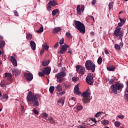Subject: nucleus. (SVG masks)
I'll use <instances>...</instances> for the list:
<instances>
[{"mask_svg":"<svg viewBox=\"0 0 128 128\" xmlns=\"http://www.w3.org/2000/svg\"><path fill=\"white\" fill-rule=\"evenodd\" d=\"M2 98L5 100H8V96L7 94H4L2 96Z\"/></svg>","mask_w":128,"mask_h":128,"instance_id":"31","label":"nucleus"},{"mask_svg":"<svg viewBox=\"0 0 128 128\" xmlns=\"http://www.w3.org/2000/svg\"><path fill=\"white\" fill-rule=\"evenodd\" d=\"M91 120H92V122H95V124H96L97 122L96 120L94 118H92Z\"/></svg>","mask_w":128,"mask_h":128,"instance_id":"58","label":"nucleus"},{"mask_svg":"<svg viewBox=\"0 0 128 128\" xmlns=\"http://www.w3.org/2000/svg\"><path fill=\"white\" fill-rule=\"evenodd\" d=\"M4 78H6L9 82H14V79H12V75L10 73H6L5 74Z\"/></svg>","mask_w":128,"mask_h":128,"instance_id":"13","label":"nucleus"},{"mask_svg":"<svg viewBox=\"0 0 128 128\" xmlns=\"http://www.w3.org/2000/svg\"><path fill=\"white\" fill-rule=\"evenodd\" d=\"M75 28L76 30H78L82 34H84L86 32V28H84V24L82 23L80 21L74 22Z\"/></svg>","mask_w":128,"mask_h":128,"instance_id":"4","label":"nucleus"},{"mask_svg":"<svg viewBox=\"0 0 128 128\" xmlns=\"http://www.w3.org/2000/svg\"><path fill=\"white\" fill-rule=\"evenodd\" d=\"M58 9L54 10L52 12V16H56V14H58Z\"/></svg>","mask_w":128,"mask_h":128,"instance_id":"33","label":"nucleus"},{"mask_svg":"<svg viewBox=\"0 0 128 128\" xmlns=\"http://www.w3.org/2000/svg\"><path fill=\"white\" fill-rule=\"evenodd\" d=\"M60 30H62V28H60V27L55 28H54L53 34H56L58 32H60Z\"/></svg>","mask_w":128,"mask_h":128,"instance_id":"24","label":"nucleus"},{"mask_svg":"<svg viewBox=\"0 0 128 128\" xmlns=\"http://www.w3.org/2000/svg\"><path fill=\"white\" fill-rule=\"evenodd\" d=\"M118 118H121V120H123L124 118V115H120L118 116Z\"/></svg>","mask_w":128,"mask_h":128,"instance_id":"55","label":"nucleus"},{"mask_svg":"<svg viewBox=\"0 0 128 128\" xmlns=\"http://www.w3.org/2000/svg\"><path fill=\"white\" fill-rule=\"evenodd\" d=\"M84 72H86V68L84 66H81L80 69L78 70V73L80 76H84Z\"/></svg>","mask_w":128,"mask_h":128,"instance_id":"18","label":"nucleus"},{"mask_svg":"<svg viewBox=\"0 0 128 128\" xmlns=\"http://www.w3.org/2000/svg\"><path fill=\"white\" fill-rule=\"evenodd\" d=\"M76 110H82V106H78L76 107Z\"/></svg>","mask_w":128,"mask_h":128,"instance_id":"45","label":"nucleus"},{"mask_svg":"<svg viewBox=\"0 0 128 128\" xmlns=\"http://www.w3.org/2000/svg\"><path fill=\"white\" fill-rule=\"evenodd\" d=\"M118 26H124V24L122 23H121V22H118Z\"/></svg>","mask_w":128,"mask_h":128,"instance_id":"63","label":"nucleus"},{"mask_svg":"<svg viewBox=\"0 0 128 128\" xmlns=\"http://www.w3.org/2000/svg\"><path fill=\"white\" fill-rule=\"evenodd\" d=\"M11 70L12 72V74L15 76H16L20 74V70L16 68H11Z\"/></svg>","mask_w":128,"mask_h":128,"instance_id":"17","label":"nucleus"},{"mask_svg":"<svg viewBox=\"0 0 128 128\" xmlns=\"http://www.w3.org/2000/svg\"><path fill=\"white\" fill-rule=\"evenodd\" d=\"M42 46L44 48H45V50H48V48H50L48 45L43 44Z\"/></svg>","mask_w":128,"mask_h":128,"instance_id":"47","label":"nucleus"},{"mask_svg":"<svg viewBox=\"0 0 128 128\" xmlns=\"http://www.w3.org/2000/svg\"><path fill=\"white\" fill-rule=\"evenodd\" d=\"M68 104L70 108H72V106H74L76 105V100H74V98H72L71 99H70Z\"/></svg>","mask_w":128,"mask_h":128,"instance_id":"15","label":"nucleus"},{"mask_svg":"<svg viewBox=\"0 0 128 128\" xmlns=\"http://www.w3.org/2000/svg\"><path fill=\"white\" fill-rule=\"evenodd\" d=\"M90 94H91L90 92H85L82 94V96L90 98Z\"/></svg>","mask_w":128,"mask_h":128,"instance_id":"23","label":"nucleus"},{"mask_svg":"<svg viewBox=\"0 0 128 128\" xmlns=\"http://www.w3.org/2000/svg\"><path fill=\"white\" fill-rule=\"evenodd\" d=\"M30 48L33 50H36V42H34V40H31L30 42Z\"/></svg>","mask_w":128,"mask_h":128,"instance_id":"21","label":"nucleus"},{"mask_svg":"<svg viewBox=\"0 0 128 128\" xmlns=\"http://www.w3.org/2000/svg\"><path fill=\"white\" fill-rule=\"evenodd\" d=\"M77 14H82V12H84V6L82 5L80 9V5H78L76 7Z\"/></svg>","mask_w":128,"mask_h":128,"instance_id":"9","label":"nucleus"},{"mask_svg":"<svg viewBox=\"0 0 128 128\" xmlns=\"http://www.w3.org/2000/svg\"><path fill=\"white\" fill-rule=\"evenodd\" d=\"M56 88L58 92H62V86L60 84H58Z\"/></svg>","mask_w":128,"mask_h":128,"instance_id":"27","label":"nucleus"},{"mask_svg":"<svg viewBox=\"0 0 128 128\" xmlns=\"http://www.w3.org/2000/svg\"><path fill=\"white\" fill-rule=\"evenodd\" d=\"M14 14L16 16H18V13L16 10H14Z\"/></svg>","mask_w":128,"mask_h":128,"instance_id":"57","label":"nucleus"},{"mask_svg":"<svg viewBox=\"0 0 128 128\" xmlns=\"http://www.w3.org/2000/svg\"><path fill=\"white\" fill-rule=\"evenodd\" d=\"M52 10V6H50V5H48V10Z\"/></svg>","mask_w":128,"mask_h":128,"instance_id":"59","label":"nucleus"},{"mask_svg":"<svg viewBox=\"0 0 128 128\" xmlns=\"http://www.w3.org/2000/svg\"><path fill=\"white\" fill-rule=\"evenodd\" d=\"M48 120H49V122L51 124H54L55 122L54 118H52V117L50 116L48 117Z\"/></svg>","mask_w":128,"mask_h":128,"instance_id":"26","label":"nucleus"},{"mask_svg":"<svg viewBox=\"0 0 128 128\" xmlns=\"http://www.w3.org/2000/svg\"><path fill=\"white\" fill-rule=\"evenodd\" d=\"M16 56H9V60L11 62L12 64H13L14 66H18V62H16Z\"/></svg>","mask_w":128,"mask_h":128,"instance_id":"7","label":"nucleus"},{"mask_svg":"<svg viewBox=\"0 0 128 128\" xmlns=\"http://www.w3.org/2000/svg\"><path fill=\"white\" fill-rule=\"evenodd\" d=\"M24 76L26 78V79L27 80H29V81L32 80V78H34V76H32V74L30 72L24 73Z\"/></svg>","mask_w":128,"mask_h":128,"instance_id":"11","label":"nucleus"},{"mask_svg":"<svg viewBox=\"0 0 128 128\" xmlns=\"http://www.w3.org/2000/svg\"><path fill=\"white\" fill-rule=\"evenodd\" d=\"M66 38H70V40H72V34H70V33L68 32H66Z\"/></svg>","mask_w":128,"mask_h":128,"instance_id":"29","label":"nucleus"},{"mask_svg":"<svg viewBox=\"0 0 128 128\" xmlns=\"http://www.w3.org/2000/svg\"><path fill=\"white\" fill-rule=\"evenodd\" d=\"M4 38V37L2 36H0V48L2 50H4V45L6 44V42L4 40H2ZM0 54H2V51L0 50Z\"/></svg>","mask_w":128,"mask_h":128,"instance_id":"12","label":"nucleus"},{"mask_svg":"<svg viewBox=\"0 0 128 128\" xmlns=\"http://www.w3.org/2000/svg\"><path fill=\"white\" fill-rule=\"evenodd\" d=\"M114 2H111L108 4V8L109 10H112V8H114Z\"/></svg>","mask_w":128,"mask_h":128,"instance_id":"32","label":"nucleus"},{"mask_svg":"<svg viewBox=\"0 0 128 128\" xmlns=\"http://www.w3.org/2000/svg\"><path fill=\"white\" fill-rule=\"evenodd\" d=\"M115 48H116V50H120V46L118 44H116L114 46Z\"/></svg>","mask_w":128,"mask_h":128,"instance_id":"52","label":"nucleus"},{"mask_svg":"<svg viewBox=\"0 0 128 128\" xmlns=\"http://www.w3.org/2000/svg\"><path fill=\"white\" fill-rule=\"evenodd\" d=\"M63 82H64V78H60L57 80V82H59V84Z\"/></svg>","mask_w":128,"mask_h":128,"instance_id":"40","label":"nucleus"},{"mask_svg":"<svg viewBox=\"0 0 128 128\" xmlns=\"http://www.w3.org/2000/svg\"><path fill=\"white\" fill-rule=\"evenodd\" d=\"M102 112H99L95 114L96 118H100V116H102Z\"/></svg>","mask_w":128,"mask_h":128,"instance_id":"39","label":"nucleus"},{"mask_svg":"<svg viewBox=\"0 0 128 128\" xmlns=\"http://www.w3.org/2000/svg\"><path fill=\"white\" fill-rule=\"evenodd\" d=\"M48 4L50 6H56L58 5V3H56V1H54V0H50L48 2Z\"/></svg>","mask_w":128,"mask_h":128,"instance_id":"22","label":"nucleus"},{"mask_svg":"<svg viewBox=\"0 0 128 128\" xmlns=\"http://www.w3.org/2000/svg\"><path fill=\"white\" fill-rule=\"evenodd\" d=\"M119 20H120V22H121V24H124V23L126 22V20H124V19H122V18H120Z\"/></svg>","mask_w":128,"mask_h":128,"instance_id":"46","label":"nucleus"},{"mask_svg":"<svg viewBox=\"0 0 128 128\" xmlns=\"http://www.w3.org/2000/svg\"><path fill=\"white\" fill-rule=\"evenodd\" d=\"M78 77H73L72 78V82H78Z\"/></svg>","mask_w":128,"mask_h":128,"instance_id":"44","label":"nucleus"},{"mask_svg":"<svg viewBox=\"0 0 128 128\" xmlns=\"http://www.w3.org/2000/svg\"><path fill=\"white\" fill-rule=\"evenodd\" d=\"M96 0H92V4L93 6L96 4Z\"/></svg>","mask_w":128,"mask_h":128,"instance_id":"61","label":"nucleus"},{"mask_svg":"<svg viewBox=\"0 0 128 128\" xmlns=\"http://www.w3.org/2000/svg\"><path fill=\"white\" fill-rule=\"evenodd\" d=\"M70 48V46L66 44H64V45L61 46L60 48V50L58 52L59 54H64L66 50Z\"/></svg>","mask_w":128,"mask_h":128,"instance_id":"8","label":"nucleus"},{"mask_svg":"<svg viewBox=\"0 0 128 128\" xmlns=\"http://www.w3.org/2000/svg\"><path fill=\"white\" fill-rule=\"evenodd\" d=\"M104 53L106 54H110L108 50H105Z\"/></svg>","mask_w":128,"mask_h":128,"instance_id":"62","label":"nucleus"},{"mask_svg":"<svg viewBox=\"0 0 128 128\" xmlns=\"http://www.w3.org/2000/svg\"><path fill=\"white\" fill-rule=\"evenodd\" d=\"M42 116H43V118H46L48 116V115L46 113L44 112L42 114Z\"/></svg>","mask_w":128,"mask_h":128,"instance_id":"48","label":"nucleus"},{"mask_svg":"<svg viewBox=\"0 0 128 128\" xmlns=\"http://www.w3.org/2000/svg\"><path fill=\"white\" fill-rule=\"evenodd\" d=\"M50 70L52 69L49 67H45L42 72L44 74L48 75L50 74Z\"/></svg>","mask_w":128,"mask_h":128,"instance_id":"14","label":"nucleus"},{"mask_svg":"<svg viewBox=\"0 0 128 128\" xmlns=\"http://www.w3.org/2000/svg\"><path fill=\"white\" fill-rule=\"evenodd\" d=\"M86 82L90 84V86H92L94 84V78L90 74H88L86 78Z\"/></svg>","mask_w":128,"mask_h":128,"instance_id":"6","label":"nucleus"},{"mask_svg":"<svg viewBox=\"0 0 128 128\" xmlns=\"http://www.w3.org/2000/svg\"><path fill=\"white\" fill-rule=\"evenodd\" d=\"M76 71L78 72V70H80V68H82V66H80V65H77L76 66Z\"/></svg>","mask_w":128,"mask_h":128,"instance_id":"43","label":"nucleus"},{"mask_svg":"<svg viewBox=\"0 0 128 128\" xmlns=\"http://www.w3.org/2000/svg\"><path fill=\"white\" fill-rule=\"evenodd\" d=\"M102 62V57H99L98 60H97V62L98 64H101Z\"/></svg>","mask_w":128,"mask_h":128,"instance_id":"36","label":"nucleus"},{"mask_svg":"<svg viewBox=\"0 0 128 128\" xmlns=\"http://www.w3.org/2000/svg\"><path fill=\"white\" fill-rule=\"evenodd\" d=\"M66 76V73L64 72H60L57 73L55 75V77L56 78H64Z\"/></svg>","mask_w":128,"mask_h":128,"instance_id":"10","label":"nucleus"},{"mask_svg":"<svg viewBox=\"0 0 128 128\" xmlns=\"http://www.w3.org/2000/svg\"><path fill=\"white\" fill-rule=\"evenodd\" d=\"M106 82H108L110 84H112L114 82V79H110V78H106Z\"/></svg>","mask_w":128,"mask_h":128,"instance_id":"25","label":"nucleus"},{"mask_svg":"<svg viewBox=\"0 0 128 128\" xmlns=\"http://www.w3.org/2000/svg\"><path fill=\"white\" fill-rule=\"evenodd\" d=\"M122 88H124V84L116 82L114 84L110 86V90L113 94H118V90H120Z\"/></svg>","mask_w":128,"mask_h":128,"instance_id":"3","label":"nucleus"},{"mask_svg":"<svg viewBox=\"0 0 128 128\" xmlns=\"http://www.w3.org/2000/svg\"><path fill=\"white\" fill-rule=\"evenodd\" d=\"M44 32V26H41L39 30H36V32Z\"/></svg>","mask_w":128,"mask_h":128,"instance_id":"37","label":"nucleus"},{"mask_svg":"<svg viewBox=\"0 0 128 128\" xmlns=\"http://www.w3.org/2000/svg\"><path fill=\"white\" fill-rule=\"evenodd\" d=\"M49 64H50V60L43 61L42 62V66H48Z\"/></svg>","mask_w":128,"mask_h":128,"instance_id":"28","label":"nucleus"},{"mask_svg":"<svg viewBox=\"0 0 128 128\" xmlns=\"http://www.w3.org/2000/svg\"><path fill=\"white\" fill-rule=\"evenodd\" d=\"M58 103L62 106H64V100L62 98L60 99L58 101Z\"/></svg>","mask_w":128,"mask_h":128,"instance_id":"34","label":"nucleus"},{"mask_svg":"<svg viewBox=\"0 0 128 128\" xmlns=\"http://www.w3.org/2000/svg\"><path fill=\"white\" fill-rule=\"evenodd\" d=\"M66 94V91L63 90L62 92L59 93V96H62V94Z\"/></svg>","mask_w":128,"mask_h":128,"instance_id":"56","label":"nucleus"},{"mask_svg":"<svg viewBox=\"0 0 128 128\" xmlns=\"http://www.w3.org/2000/svg\"><path fill=\"white\" fill-rule=\"evenodd\" d=\"M114 126L116 128H118V126H120V122H118V121L116 122H114Z\"/></svg>","mask_w":128,"mask_h":128,"instance_id":"38","label":"nucleus"},{"mask_svg":"<svg viewBox=\"0 0 128 128\" xmlns=\"http://www.w3.org/2000/svg\"><path fill=\"white\" fill-rule=\"evenodd\" d=\"M125 94H124V98L128 102V80L126 82V88L125 90Z\"/></svg>","mask_w":128,"mask_h":128,"instance_id":"19","label":"nucleus"},{"mask_svg":"<svg viewBox=\"0 0 128 128\" xmlns=\"http://www.w3.org/2000/svg\"><path fill=\"white\" fill-rule=\"evenodd\" d=\"M79 88H78V85H76L74 88V94H76L77 96H80L82 94V93L78 91Z\"/></svg>","mask_w":128,"mask_h":128,"instance_id":"16","label":"nucleus"},{"mask_svg":"<svg viewBox=\"0 0 128 128\" xmlns=\"http://www.w3.org/2000/svg\"><path fill=\"white\" fill-rule=\"evenodd\" d=\"M122 30V28L120 27L116 28V30L114 32V34L115 36H116L118 38V40H120L122 36H124V34L122 33V32H120V30Z\"/></svg>","mask_w":128,"mask_h":128,"instance_id":"5","label":"nucleus"},{"mask_svg":"<svg viewBox=\"0 0 128 128\" xmlns=\"http://www.w3.org/2000/svg\"><path fill=\"white\" fill-rule=\"evenodd\" d=\"M58 47V42H57L54 46V48H56Z\"/></svg>","mask_w":128,"mask_h":128,"instance_id":"54","label":"nucleus"},{"mask_svg":"<svg viewBox=\"0 0 128 128\" xmlns=\"http://www.w3.org/2000/svg\"><path fill=\"white\" fill-rule=\"evenodd\" d=\"M44 52V49H42L40 52V55L42 56V54Z\"/></svg>","mask_w":128,"mask_h":128,"instance_id":"60","label":"nucleus"},{"mask_svg":"<svg viewBox=\"0 0 128 128\" xmlns=\"http://www.w3.org/2000/svg\"><path fill=\"white\" fill-rule=\"evenodd\" d=\"M82 100L84 102V104H88L90 102V97H86V96H82Z\"/></svg>","mask_w":128,"mask_h":128,"instance_id":"20","label":"nucleus"},{"mask_svg":"<svg viewBox=\"0 0 128 128\" xmlns=\"http://www.w3.org/2000/svg\"><path fill=\"white\" fill-rule=\"evenodd\" d=\"M2 88L5 86V88L6 87V82L4 81L3 82H1L0 84Z\"/></svg>","mask_w":128,"mask_h":128,"instance_id":"42","label":"nucleus"},{"mask_svg":"<svg viewBox=\"0 0 128 128\" xmlns=\"http://www.w3.org/2000/svg\"><path fill=\"white\" fill-rule=\"evenodd\" d=\"M107 70L109 72H114V70H116V68H114V67H108Z\"/></svg>","mask_w":128,"mask_h":128,"instance_id":"35","label":"nucleus"},{"mask_svg":"<svg viewBox=\"0 0 128 128\" xmlns=\"http://www.w3.org/2000/svg\"><path fill=\"white\" fill-rule=\"evenodd\" d=\"M38 76H44V72H40L38 73Z\"/></svg>","mask_w":128,"mask_h":128,"instance_id":"53","label":"nucleus"},{"mask_svg":"<svg viewBox=\"0 0 128 128\" xmlns=\"http://www.w3.org/2000/svg\"><path fill=\"white\" fill-rule=\"evenodd\" d=\"M85 68L87 70H91L92 72H94L96 64L90 60H87L85 63Z\"/></svg>","mask_w":128,"mask_h":128,"instance_id":"2","label":"nucleus"},{"mask_svg":"<svg viewBox=\"0 0 128 128\" xmlns=\"http://www.w3.org/2000/svg\"><path fill=\"white\" fill-rule=\"evenodd\" d=\"M80 128H86V126H84L82 125H80Z\"/></svg>","mask_w":128,"mask_h":128,"instance_id":"64","label":"nucleus"},{"mask_svg":"<svg viewBox=\"0 0 128 128\" xmlns=\"http://www.w3.org/2000/svg\"><path fill=\"white\" fill-rule=\"evenodd\" d=\"M33 112L34 114H40L38 110H36L35 108L33 109Z\"/></svg>","mask_w":128,"mask_h":128,"instance_id":"49","label":"nucleus"},{"mask_svg":"<svg viewBox=\"0 0 128 128\" xmlns=\"http://www.w3.org/2000/svg\"><path fill=\"white\" fill-rule=\"evenodd\" d=\"M64 38L61 39L59 42L60 44H64Z\"/></svg>","mask_w":128,"mask_h":128,"instance_id":"50","label":"nucleus"},{"mask_svg":"<svg viewBox=\"0 0 128 128\" xmlns=\"http://www.w3.org/2000/svg\"><path fill=\"white\" fill-rule=\"evenodd\" d=\"M28 102H32L34 108L40 106L39 100H40V96L38 94H33L31 91H29L26 96Z\"/></svg>","mask_w":128,"mask_h":128,"instance_id":"1","label":"nucleus"},{"mask_svg":"<svg viewBox=\"0 0 128 128\" xmlns=\"http://www.w3.org/2000/svg\"><path fill=\"white\" fill-rule=\"evenodd\" d=\"M109 124V122H108V120H104L102 121V124L104 126H106V124Z\"/></svg>","mask_w":128,"mask_h":128,"instance_id":"41","label":"nucleus"},{"mask_svg":"<svg viewBox=\"0 0 128 128\" xmlns=\"http://www.w3.org/2000/svg\"><path fill=\"white\" fill-rule=\"evenodd\" d=\"M54 86H50L49 88V92L50 94H54Z\"/></svg>","mask_w":128,"mask_h":128,"instance_id":"30","label":"nucleus"},{"mask_svg":"<svg viewBox=\"0 0 128 128\" xmlns=\"http://www.w3.org/2000/svg\"><path fill=\"white\" fill-rule=\"evenodd\" d=\"M32 34H28L27 35V38H28V40H32Z\"/></svg>","mask_w":128,"mask_h":128,"instance_id":"51","label":"nucleus"}]
</instances>
